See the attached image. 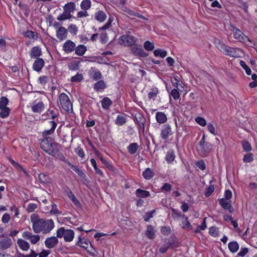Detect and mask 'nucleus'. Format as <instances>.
Here are the masks:
<instances>
[{"mask_svg":"<svg viewBox=\"0 0 257 257\" xmlns=\"http://www.w3.org/2000/svg\"><path fill=\"white\" fill-rule=\"evenodd\" d=\"M68 30L71 34L75 36L77 34V33L78 32V28L76 26V25H73V24H71L69 26V27L68 28Z\"/></svg>","mask_w":257,"mask_h":257,"instance_id":"6e6d98bb","label":"nucleus"},{"mask_svg":"<svg viewBox=\"0 0 257 257\" xmlns=\"http://www.w3.org/2000/svg\"><path fill=\"white\" fill-rule=\"evenodd\" d=\"M228 247L231 252L235 253L238 250L239 245L237 241H232L228 243Z\"/></svg>","mask_w":257,"mask_h":257,"instance_id":"2f4dec72","label":"nucleus"},{"mask_svg":"<svg viewBox=\"0 0 257 257\" xmlns=\"http://www.w3.org/2000/svg\"><path fill=\"white\" fill-rule=\"evenodd\" d=\"M90 161H91V163L92 165L94 167V169L95 171V173L99 175L100 176L103 177V173L101 170H100L99 168H97V164H96L95 160L94 159H91Z\"/></svg>","mask_w":257,"mask_h":257,"instance_id":"a19ab883","label":"nucleus"},{"mask_svg":"<svg viewBox=\"0 0 257 257\" xmlns=\"http://www.w3.org/2000/svg\"><path fill=\"white\" fill-rule=\"evenodd\" d=\"M241 145L245 152H248L251 150V145L247 141L244 140L242 141Z\"/></svg>","mask_w":257,"mask_h":257,"instance_id":"de8ad7c7","label":"nucleus"},{"mask_svg":"<svg viewBox=\"0 0 257 257\" xmlns=\"http://www.w3.org/2000/svg\"><path fill=\"white\" fill-rule=\"evenodd\" d=\"M72 18H74L73 16L71 15V14H70L69 13H66L65 11H64L63 13L59 15L57 18V19L58 21H64L66 20L70 19Z\"/></svg>","mask_w":257,"mask_h":257,"instance_id":"4c0bfd02","label":"nucleus"},{"mask_svg":"<svg viewBox=\"0 0 257 257\" xmlns=\"http://www.w3.org/2000/svg\"><path fill=\"white\" fill-rule=\"evenodd\" d=\"M89 75L91 78L94 80H99L102 77V75L100 72L96 69L92 68L91 71L89 72Z\"/></svg>","mask_w":257,"mask_h":257,"instance_id":"6ab92c4d","label":"nucleus"},{"mask_svg":"<svg viewBox=\"0 0 257 257\" xmlns=\"http://www.w3.org/2000/svg\"><path fill=\"white\" fill-rule=\"evenodd\" d=\"M66 230L63 227L59 228L56 232V236L57 238H61L63 236H64L65 232Z\"/></svg>","mask_w":257,"mask_h":257,"instance_id":"052dcab7","label":"nucleus"},{"mask_svg":"<svg viewBox=\"0 0 257 257\" xmlns=\"http://www.w3.org/2000/svg\"><path fill=\"white\" fill-rule=\"evenodd\" d=\"M171 95L175 100L178 99L180 97V94L178 90L176 89H173L171 92Z\"/></svg>","mask_w":257,"mask_h":257,"instance_id":"774afa93","label":"nucleus"},{"mask_svg":"<svg viewBox=\"0 0 257 257\" xmlns=\"http://www.w3.org/2000/svg\"><path fill=\"white\" fill-rule=\"evenodd\" d=\"M41 49L39 46H35L31 50L30 55L32 59L38 58L42 55Z\"/></svg>","mask_w":257,"mask_h":257,"instance_id":"dca6fc26","label":"nucleus"},{"mask_svg":"<svg viewBox=\"0 0 257 257\" xmlns=\"http://www.w3.org/2000/svg\"><path fill=\"white\" fill-rule=\"evenodd\" d=\"M195 121L197 123H198L199 124L202 126H204L206 124V120L204 118L200 116L197 117L195 118Z\"/></svg>","mask_w":257,"mask_h":257,"instance_id":"0e129e2a","label":"nucleus"},{"mask_svg":"<svg viewBox=\"0 0 257 257\" xmlns=\"http://www.w3.org/2000/svg\"><path fill=\"white\" fill-rule=\"evenodd\" d=\"M215 43L216 44L217 48L224 54L234 58L239 57L238 52L241 51L240 48L230 47L223 43H221L219 39H216L215 40Z\"/></svg>","mask_w":257,"mask_h":257,"instance_id":"7ed1b4c3","label":"nucleus"},{"mask_svg":"<svg viewBox=\"0 0 257 257\" xmlns=\"http://www.w3.org/2000/svg\"><path fill=\"white\" fill-rule=\"evenodd\" d=\"M76 45L70 40H67L63 45V50L66 53L73 52L75 49Z\"/></svg>","mask_w":257,"mask_h":257,"instance_id":"9d476101","label":"nucleus"},{"mask_svg":"<svg viewBox=\"0 0 257 257\" xmlns=\"http://www.w3.org/2000/svg\"><path fill=\"white\" fill-rule=\"evenodd\" d=\"M74 50L77 55L82 56L87 51V47L84 45H79L77 47L75 46V49Z\"/></svg>","mask_w":257,"mask_h":257,"instance_id":"bb28decb","label":"nucleus"},{"mask_svg":"<svg viewBox=\"0 0 257 257\" xmlns=\"http://www.w3.org/2000/svg\"><path fill=\"white\" fill-rule=\"evenodd\" d=\"M126 122V118L122 115H119L115 121V124L118 125H122Z\"/></svg>","mask_w":257,"mask_h":257,"instance_id":"37998d69","label":"nucleus"},{"mask_svg":"<svg viewBox=\"0 0 257 257\" xmlns=\"http://www.w3.org/2000/svg\"><path fill=\"white\" fill-rule=\"evenodd\" d=\"M212 148V145L210 143H207L202 145H199L197 151L200 156L204 157L207 156L210 153Z\"/></svg>","mask_w":257,"mask_h":257,"instance_id":"39448f33","label":"nucleus"},{"mask_svg":"<svg viewBox=\"0 0 257 257\" xmlns=\"http://www.w3.org/2000/svg\"><path fill=\"white\" fill-rule=\"evenodd\" d=\"M0 237H3L0 239V248L2 250H6L10 247L12 244L11 238L4 234H2Z\"/></svg>","mask_w":257,"mask_h":257,"instance_id":"0eeeda50","label":"nucleus"},{"mask_svg":"<svg viewBox=\"0 0 257 257\" xmlns=\"http://www.w3.org/2000/svg\"><path fill=\"white\" fill-rule=\"evenodd\" d=\"M132 53L136 56L141 57H146L149 55V54L146 52L140 46H137V45H134L132 46L131 48Z\"/></svg>","mask_w":257,"mask_h":257,"instance_id":"6e6552de","label":"nucleus"},{"mask_svg":"<svg viewBox=\"0 0 257 257\" xmlns=\"http://www.w3.org/2000/svg\"><path fill=\"white\" fill-rule=\"evenodd\" d=\"M67 30L63 27H60L57 31L56 36L60 40H63L67 38Z\"/></svg>","mask_w":257,"mask_h":257,"instance_id":"f3484780","label":"nucleus"},{"mask_svg":"<svg viewBox=\"0 0 257 257\" xmlns=\"http://www.w3.org/2000/svg\"><path fill=\"white\" fill-rule=\"evenodd\" d=\"M219 203L223 209L228 210L230 213H233L234 208L232 206L230 202H227L224 198H221L219 200Z\"/></svg>","mask_w":257,"mask_h":257,"instance_id":"ddd939ff","label":"nucleus"},{"mask_svg":"<svg viewBox=\"0 0 257 257\" xmlns=\"http://www.w3.org/2000/svg\"><path fill=\"white\" fill-rule=\"evenodd\" d=\"M89 243L90 244L91 247L94 249L89 240L84 238H81L80 236H79V241L76 243V245L79 246L80 247L84 248L86 249V250H87Z\"/></svg>","mask_w":257,"mask_h":257,"instance_id":"412c9836","label":"nucleus"},{"mask_svg":"<svg viewBox=\"0 0 257 257\" xmlns=\"http://www.w3.org/2000/svg\"><path fill=\"white\" fill-rule=\"evenodd\" d=\"M248 252L247 247H241L240 251L237 253V256L244 257Z\"/></svg>","mask_w":257,"mask_h":257,"instance_id":"69168bd1","label":"nucleus"},{"mask_svg":"<svg viewBox=\"0 0 257 257\" xmlns=\"http://www.w3.org/2000/svg\"><path fill=\"white\" fill-rule=\"evenodd\" d=\"M74 236V232L72 229H66L65 232L64 239L66 242L71 241Z\"/></svg>","mask_w":257,"mask_h":257,"instance_id":"a878e982","label":"nucleus"},{"mask_svg":"<svg viewBox=\"0 0 257 257\" xmlns=\"http://www.w3.org/2000/svg\"><path fill=\"white\" fill-rule=\"evenodd\" d=\"M107 18L106 14L102 11H98L95 14L94 18L100 23L104 22Z\"/></svg>","mask_w":257,"mask_h":257,"instance_id":"4be33fe9","label":"nucleus"},{"mask_svg":"<svg viewBox=\"0 0 257 257\" xmlns=\"http://www.w3.org/2000/svg\"><path fill=\"white\" fill-rule=\"evenodd\" d=\"M91 6V2L90 0H83L80 4V7L82 10L87 11L90 8Z\"/></svg>","mask_w":257,"mask_h":257,"instance_id":"ea45409f","label":"nucleus"},{"mask_svg":"<svg viewBox=\"0 0 257 257\" xmlns=\"http://www.w3.org/2000/svg\"><path fill=\"white\" fill-rule=\"evenodd\" d=\"M83 79V76L81 73H77L75 76L71 78V81L72 82H80Z\"/></svg>","mask_w":257,"mask_h":257,"instance_id":"49530a36","label":"nucleus"},{"mask_svg":"<svg viewBox=\"0 0 257 257\" xmlns=\"http://www.w3.org/2000/svg\"><path fill=\"white\" fill-rule=\"evenodd\" d=\"M17 253L18 254V257H37L38 255V254L33 249H31V252L30 254H25L24 253H21L19 251H18Z\"/></svg>","mask_w":257,"mask_h":257,"instance_id":"79ce46f5","label":"nucleus"},{"mask_svg":"<svg viewBox=\"0 0 257 257\" xmlns=\"http://www.w3.org/2000/svg\"><path fill=\"white\" fill-rule=\"evenodd\" d=\"M139 146L136 143H131L127 147L128 152L132 155L135 154L138 151Z\"/></svg>","mask_w":257,"mask_h":257,"instance_id":"e433bc0d","label":"nucleus"},{"mask_svg":"<svg viewBox=\"0 0 257 257\" xmlns=\"http://www.w3.org/2000/svg\"><path fill=\"white\" fill-rule=\"evenodd\" d=\"M59 98L63 109L68 113L71 112L73 110L72 104L68 95L65 93H62L60 94Z\"/></svg>","mask_w":257,"mask_h":257,"instance_id":"20e7f679","label":"nucleus"},{"mask_svg":"<svg viewBox=\"0 0 257 257\" xmlns=\"http://www.w3.org/2000/svg\"><path fill=\"white\" fill-rule=\"evenodd\" d=\"M10 110L8 107L2 108V109H1L0 117L2 118L8 117L10 113Z\"/></svg>","mask_w":257,"mask_h":257,"instance_id":"c03bdc74","label":"nucleus"},{"mask_svg":"<svg viewBox=\"0 0 257 257\" xmlns=\"http://www.w3.org/2000/svg\"><path fill=\"white\" fill-rule=\"evenodd\" d=\"M167 244L170 246L177 247L179 246L178 239L174 235H172L169 238Z\"/></svg>","mask_w":257,"mask_h":257,"instance_id":"393cba45","label":"nucleus"},{"mask_svg":"<svg viewBox=\"0 0 257 257\" xmlns=\"http://www.w3.org/2000/svg\"><path fill=\"white\" fill-rule=\"evenodd\" d=\"M154 54L156 57L164 58L167 56V52L165 50L158 49L154 51Z\"/></svg>","mask_w":257,"mask_h":257,"instance_id":"58836bf2","label":"nucleus"},{"mask_svg":"<svg viewBox=\"0 0 257 257\" xmlns=\"http://www.w3.org/2000/svg\"><path fill=\"white\" fill-rule=\"evenodd\" d=\"M253 160V154L249 153L245 154L243 158V161L244 163H250Z\"/></svg>","mask_w":257,"mask_h":257,"instance_id":"864d4df0","label":"nucleus"},{"mask_svg":"<svg viewBox=\"0 0 257 257\" xmlns=\"http://www.w3.org/2000/svg\"><path fill=\"white\" fill-rule=\"evenodd\" d=\"M172 134L171 126L168 124L164 125V128L161 131V138L163 139H167L169 136Z\"/></svg>","mask_w":257,"mask_h":257,"instance_id":"2eb2a0df","label":"nucleus"},{"mask_svg":"<svg viewBox=\"0 0 257 257\" xmlns=\"http://www.w3.org/2000/svg\"><path fill=\"white\" fill-rule=\"evenodd\" d=\"M32 110L35 113H41L44 108V104L42 101L34 104L32 106Z\"/></svg>","mask_w":257,"mask_h":257,"instance_id":"aec40b11","label":"nucleus"},{"mask_svg":"<svg viewBox=\"0 0 257 257\" xmlns=\"http://www.w3.org/2000/svg\"><path fill=\"white\" fill-rule=\"evenodd\" d=\"M144 47L147 51H152L154 49L155 46L153 43L147 41L144 44Z\"/></svg>","mask_w":257,"mask_h":257,"instance_id":"8fccbe9b","label":"nucleus"},{"mask_svg":"<svg viewBox=\"0 0 257 257\" xmlns=\"http://www.w3.org/2000/svg\"><path fill=\"white\" fill-rule=\"evenodd\" d=\"M45 62L42 58H37L33 63V68L35 71L39 72L41 70Z\"/></svg>","mask_w":257,"mask_h":257,"instance_id":"4468645a","label":"nucleus"},{"mask_svg":"<svg viewBox=\"0 0 257 257\" xmlns=\"http://www.w3.org/2000/svg\"><path fill=\"white\" fill-rule=\"evenodd\" d=\"M102 107L104 109H108L112 105V101L107 97H104L101 100Z\"/></svg>","mask_w":257,"mask_h":257,"instance_id":"f704fd0d","label":"nucleus"},{"mask_svg":"<svg viewBox=\"0 0 257 257\" xmlns=\"http://www.w3.org/2000/svg\"><path fill=\"white\" fill-rule=\"evenodd\" d=\"M9 103V99L5 96H2L0 98V109L3 107H7V105Z\"/></svg>","mask_w":257,"mask_h":257,"instance_id":"603ef678","label":"nucleus"},{"mask_svg":"<svg viewBox=\"0 0 257 257\" xmlns=\"http://www.w3.org/2000/svg\"><path fill=\"white\" fill-rule=\"evenodd\" d=\"M136 195L139 198H147L150 196V194L149 191L141 189H138L136 190Z\"/></svg>","mask_w":257,"mask_h":257,"instance_id":"72a5a7b5","label":"nucleus"},{"mask_svg":"<svg viewBox=\"0 0 257 257\" xmlns=\"http://www.w3.org/2000/svg\"><path fill=\"white\" fill-rule=\"evenodd\" d=\"M157 121L159 123H165L167 120L166 115L162 112H157L156 114Z\"/></svg>","mask_w":257,"mask_h":257,"instance_id":"7c9ffc66","label":"nucleus"},{"mask_svg":"<svg viewBox=\"0 0 257 257\" xmlns=\"http://www.w3.org/2000/svg\"><path fill=\"white\" fill-rule=\"evenodd\" d=\"M64 193L70 200L72 199L73 198L75 197L68 187H66L65 188Z\"/></svg>","mask_w":257,"mask_h":257,"instance_id":"680f3d73","label":"nucleus"},{"mask_svg":"<svg viewBox=\"0 0 257 257\" xmlns=\"http://www.w3.org/2000/svg\"><path fill=\"white\" fill-rule=\"evenodd\" d=\"M60 145L52 137H45L41 143V149L48 154L59 160H64V156L60 151Z\"/></svg>","mask_w":257,"mask_h":257,"instance_id":"f257e3e1","label":"nucleus"},{"mask_svg":"<svg viewBox=\"0 0 257 257\" xmlns=\"http://www.w3.org/2000/svg\"><path fill=\"white\" fill-rule=\"evenodd\" d=\"M17 243L20 248L24 251L28 250L30 248V244L28 242L23 239H18Z\"/></svg>","mask_w":257,"mask_h":257,"instance_id":"cd10ccee","label":"nucleus"},{"mask_svg":"<svg viewBox=\"0 0 257 257\" xmlns=\"http://www.w3.org/2000/svg\"><path fill=\"white\" fill-rule=\"evenodd\" d=\"M126 42V44L125 45L134 46L136 44V39L135 37L129 35H123L121 36L118 40V42L120 45H122Z\"/></svg>","mask_w":257,"mask_h":257,"instance_id":"423d86ee","label":"nucleus"},{"mask_svg":"<svg viewBox=\"0 0 257 257\" xmlns=\"http://www.w3.org/2000/svg\"><path fill=\"white\" fill-rule=\"evenodd\" d=\"M106 87V85L103 80H98L94 85V89L96 91H99L104 89Z\"/></svg>","mask_w":257,"mask_h":257,"instance_id":"473e14b6","label":"nucleus"},{"mask_svg":"<svg viewBox=\"0 0 257 257\" xmlns=\"http://www.w3.org/2000/svg\"><path fill=\"white\" fill-rule=\"evenodd\" d=\"M158 93V89L157 88H154L153 89V91L149 92L148 93V97L149 99L154 98L157 96V94Z\"/></svg>","mask_w":257,"mask_h":257,"instance_id":"e2e57ef3","label":"nucleus"},{"mask_svg":"<svg viewBox=\"0 0 257 257\" xmlns=\"http://www.w3.org/2000/svg\"><path fill=\"white\" fill-rule=\"evenodd\" d=\"M145 234L151 239H153L155 237V230L152 225H147V229L145 231Z\"/></svg>","mask_w":257,"mask_h":257,"instance_id":"5701e85b","label":"nucleus"},{"mask_svg":"<svg viewBox=\"0 0 257 257\" xmlns=\"http://www.w3.org/2000/svg\"><path fill=\"white\" fill-rule=\"evenodd\" d=\"M54 227V223L52 219H41L34 222L33 229L35 233H43L50 232Z\"/></svg>","mask_w":257,"mask_h":257,"instance_id":"f03ea898","label":"nucleus"},{"mask_svg":"<svg viewBox=\"0 0 257 257\" xmlns=\"http://www.w3.org/2000/svg\"><path fill=\"white\" fill-rule=\"evenodd\" d=\"M75 4L73 2H69L63 6L64 11L66 13H73L75 10Z\"/></svg>","mask_w":257,"mask_h":257,"instance_id":"b1692460","label":"nucleus"},{"mask_svg":"<svg viewBox=\"0 0 257 257\" xmlns=\"http://www.w3.org/2000/svg\"><path fill=\"white\" fill-rule=\"evenodd\" d=\"M146 122V118L141 114H138L136 115V123L139 128L142 129L143 132L145 130V123Z\"/></svg>","mask_w":257,"mask_h":257,"instance_id":"f8f14e48","label":"nucleus"},{"mask_svg":"<svg viewBox=\"0 0 257 257\" xmlns=\"http://www.w3.org/2000/svg\"><path fill=\"white\" fill-rule=\"evenodd\" d=\"M161 232L164 235H168L171 233V229L170 226H163L161 227Z\"/></svg>","mask_w":257,"mask_h":257,"instance_id":"bf43d9fd","label":"nucleus"},{"mask_svg":"<svg viewBox=\"0 0 257 257\" xmlns=\"http://www.w3.org/2000/svg\"><path fill=\"white\" fill-rule=\"evenodd\" d=\"M171 211H172V214H171L172 216L174 219L179 217H181L183 218L185 217V215L182 214V213L180 211H179L176 209H175L174 208H171Z\"/></svg>","mask_w":257,"mask_h":257,"instance_id":"a18cd8bd","label":"nucleus"},{"mask_svg":"<svg viewBox=\"0 0 257 257\" xmlns=\"http://www.w3.org/2000/svg\"><path fill=\"white\" fill-rule=\"evenodd\" d=\"M163 192H169L172 190V186L170 184L166 183L161 188Z\"/></svg>","mask_w":257,"mask_h":257,"instance_id":"338daca9","label":"nucleus"},{"mask_svg":"<svg viewBox=\"0 0 257 257\" xmlns=\"http://www.w3.org/2000/svg\"><path fill=\"white\" fill-rule=\"evenodd\" d=\"M214 186L213 185H210L207 188L206 191L204 193V195L208 197L209 196L211 195V194L214 192Z\"/></svg>","mask_w":257,"mask_h":257,"instance_id":"13d9d810","label":"nucleus"},{"mask_svg":"<svg viewBox=\"0 0 257 257\" xmlns=\"http://www.w3.org/2000/svg\"><path fill=\"white\" fill-rule=\"evenodd\" d=\"M240 66L244 69L247 75H250L251 74V71L250 68L245 64V62L241 60L239 62Z\"/></svg>","mask_w":257,"mask_h":257,"instance_id":"3c124183","label":"nucleus"},{"mask_svg":"<svg viewBox=\"0 0 257 257\" xmlns=\"http://www.w3.org/2000/svg\"><path fill=\"white\" fill-rule=\"evenodd\" d=\"M38 178L40 182L44 185H48L51 183V178L46 174L40 173L39 174Z\"/></svg>","mask_w":257,"mask_h":257,"instance_id":"a211bd4d","label":"nucleus"},{"mask_svg":"<svg viewBox=\"0 0 257 257\" xmlns=\"http://www.w3.org/2000/svg\"><path fill=\"white\" fill-rule=\"evenodd\" d=\"M175 158V154L174 151L171 149L169 150L166 156L165 159L166 161L169 164L172 163Z\"/></svg>","mask_w":257,"mask_h":257,"instance_id":"c9c22d12","label":"nucleus"},{"mask_svg":"<svg viewBox=\"0 0 257 257\" xmlns=\"http://www.w3.org/2000/svg\"><path fill=\"white\" fill-rule=\"evenodd\" d=\"M79 61H73L69 65V68L71 70H77L79 69Z\"/></svg>","mask_w":257,"mask_h":257,"instance_id":"4d7b16f0","label":"nucleus"},{"mask_svg":"<svg viewBox=\"0 0 257 257\" xmlns=\"http://www.w3.org/2000/svg\"><path fill=\"white\" fill-rule=\"evenodd\" d=\"M155 212H156V210H155V209L151 211L146 212L143 216L144 220L146 222H148L149 221L150 219L153 217V214Z\"/></svg>","mask_w":257,"mask_h":257,"instance_id":"5fc2aeb1","label":"nucleus"},{"mask_svg":"<svg viewBox=\"0 0 257 257\" xmlns=\"http://www.w3.org/2000/svg\"><path fill=\"white\" fill-rule=\"evenodd\" d=\"M233 33L234 37L236 39H237L241 42L245 41L246 40L249 42H251L249 38L244 35L242 32H241V31L239 30L237 28L235 27H233Z\"/></svg>","mask_w":257,"mask_h":257,"instance_id":"1a4fd4ad","label":"nucleus"},{"mask_svg":"<svg viewBox=\"0 0 257 257\" xmlns=\"http://www.w3.org/2000/svg\"><path fill=\"white\" fill-rule=\"evenodd\" d=\"M50 122L52 124V127L50 130H45L42 133V135L45 137H48V135L53 134L57 126V123L54 121H50Z\"/></svg>","mask_w":257,"mask_h":257,"instance_id":"c85d7f7f","label":"nucleus"},{"mask_svg":"<svg viewBox=\"0 0 257 257\" xmlns=\"http://www.w3.org/2000/svg\"><path fill=\"white\" fill-rule=\"evenodd\" d=\"M58 239L56 236L47 237L45 241V245L48 248L54 247L58 243Z\"/></svg>","mask_w":257,"mask_h":257,"instance_id":"9b49d317","label":"nucleus"},{"mask_svg":"<svg viewBox=\"0 0 257 257\" xmlns=\"http://www.w3.org/2000/svg\"><path fill=\"white\" fill-rule=\"evenodd\" d=\"M24 36L29 39L33 38L37 39L38 38V33H36L35 34L34 32L30 30H27L25 32Z\"/></svg>","mask_w":257,"mask_h":257,"instance_id":"09e8293b","label":"nucleus"},{"mask_svg":"<svg viewBox=\"0 0 257 257\" xmlns=\"http://www.w3.org/2000/svg\"><path fill=\"white\" fill-rule=\"evenodd\" d=\"M142 175L145 179L150 180L155 175V173L151 169L147 168L143 172Z\"/></svg>","mask_w":257,"mask_h":257,"instance_id":"c756f323","label":"nucleus"}]
</instances>
